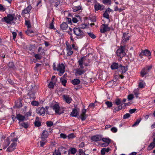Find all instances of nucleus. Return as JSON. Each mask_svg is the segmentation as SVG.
<instances>
[{
  "instance_id": "58836bf2",
  "label": "nucleus",
  "mask_w": 155,
  "mask_h": 155,
  "mask_svg": "<svg viewBox=\"0 0 155 155\" xmlns=\"http://www.w3.org/2000/svg\"><path fill=\"white\" fill-rule=\"evenodd\" d=\"M75 137V136L74 135V134H69L67 136V137H68V139H72Z\"/></svg>"
},
{
  "instance_id": "6e6552de",
  "label": "nucleus",
  "mask_w": 155,
  "mask_h": 155,
  "mask_svg": "<svg viewBox=\"0 0 155 155\" xmlns=\"http://www.w3.org/2000/svg\"><path fill=\"white\" fill-rule=\"evenodd\" d=\"M57 70L59 71V75L61 76L65 72V69L64 65L63 64H59L57 68Z\"/></svg>"
},
{
  "instance_id": "37998d69",
  "label": "nucleus",
  "mask_w": 155,
  "mask_h": 155,
  "mask_svg": "<svg viewBox=\"0 0 155 155\" xmlns=\"http://www.w3.org/2000/svg\"><path fill=\"white\" fill-rule=\"evenodd\" d=\"M54 84V83L51 82L48 85V87L50 88H53Z\"/></svg>"
},
{
  "instance_id": "49530a36",
  "label": "nucleus",
  "mask_w": 155,
  "mask_h": 155,
  "mask_svg": "<svg viewBox=\"0 0 155 155\" xmlns=\"http://www.w3.org/2000/svg\"><path fill=\"white\" fill-rule=\"evenodd\" d=\"M53 155H61L60 152L58 150H55V151L53 153Z\"/></svg>"
},
{
  "instance_id": "4be33fe9",
  "label": "nucleus",
  "mask_w": 155,
  "mask_h": 155,
  "mask_svg": "<svg viewBox=\"0 0 155 155\" xmlns=\"http://www.w3.org/2000/svg\"><path fill=\"white\" fill-rule=\"evenodd\" d=\"M95 10L96 11L98 10H102L104 8V6L103 5H101L99 3H97L94 5Z\"/></svg>"
},
{
  "instance_id": "f257e3e1",
  "label": "nucleus",
  "mask_w": 155,
  "mask_h": 155,
  "mask_svg": "<svg viewBox=\"0 0 155 155\" xmlns=\"http://www.w3.org/2000/svg\"><path fill=\"white\" fill-rule=\"evenodd\" d=\"M87 60L85 57H82L78 61L79 66L78 68L74 70V74L76 76L81 75L83 74L86 70L84 69L83 64L87 66L88 64L86 63V61Z\"/></svg>"
},
{
  "instance_id": "aec40b11",
  "label": "nucleus",
  "mask_w": 155,
  "mask_h": 155,
  "mask_svg": "<svg viewBox=\"0 0 155 155\" xmlns=\"http://www.w3.org/2000/svg\"><path fill=\"white\" fill-rule=\"evenodd\" d=\"M63 98L66 102L68 103H70L72 101V98L69 95H64Z\"/></svg>"
},
{
  "instance_id": "dca6fc26",
  "label": "nucleus",
  "mask_w": 155,
  "mask_h": 155,
  "mask_svg": "<svg viewBox=\"0 0 155 155\" xmlns=\"http://www.w3.org/2000/svg\"><path fill=\"white\" fill-rule=\"evenodd\" d=\"M10 140H12V139L11 138V137L10 136L5 140L3 145L4 148H5L9 145Z\"/></svg>"
},
{
  "instance_id": "6ab92c4d",
  "label": "nucleus",
  "mask_w": 155,
  "mask_h": 155,
  "mask_svg": "<svg viewBox=\"0 0 155 155\" xmlns=\"http://www.w3.org/2000/svg\"><path fill=\"white\" fill-rule=\"evenodd\" d=\"M86 110L85 109H83L82 110L81 114V120L83 121L85 120L86 118Z\"/></svg>"
},
{
  "instance_id": "f03ea898",
  "label": "nucleus",
  "mask_w": 155,
  "mask_h": 155,
  "mask_svg": "<svg viewBox=\"0 0 155 155\" xmlns=\"http://www.w3.org/2000/svg\"><path fill=\"white\" fill-rule=\"evenodd\" d=\"M16 19V18L15 17L14 15L9 14L8 15L7 17L2 18V21L5 22L8 24H14L15 23V21Z\"/></svg>"
},
{
  "instance_id": "e433bc0d",
  "label": "nucleus",
  "mask_w": 155,
  "mask_h": 155,
  "mask_svg": "<svg viewBox=\"0 0 155 155\" xmlns=\"http://www.w3.org/2000/svg\"><path fill=\"white\" fill-rule=\"evenodd\" d=\"M60 81L61 82L62 84L64 86H65L67 82V81L66 80L64 79H63L62 78H61L60 79Z\"/></svg>"
},
{
  "instance_id": "09e8293b",
  "label": "nucleus",
  "mask_w": 155,
  "mask_h": 155,
  "mask_svg": "<svg viewBox=\"0 0 155 155\" xmlns=\"http://www.w3.org/2000/svg\"><path fill=\"white\" fill-rule=\"evenodd\" d=\"M79 154L80 155H85V153L83 150L80 149L79 150Z\"/></svg>"
},
{
  "instance_id": "473e14b6",
  "label": "nucleus",
  "mask_w": 155,
  "mask_h": 155,
  "mask_svg": "<svg viewBox=\"0 0 155 155\" xmlns=\"http://www.w3.org/2000/svg\"><path fill=\"white\" fill-rule=\"evenodd\" d=\"M20 125L25 128H27L28 127V123L22 122L20 124Z\"/></svg>"
},
{
  "instance_id": "393cba45",
  "label": "nucleus",
  "mask_w": 155,
  "mask_h": 155,
  "mask_svg": "<svg viewBox=\"0 0 155 155\" xmlns=\"http://www.w3.org/2000/svg\"><path fill=\"white\" fill-rule=\"evenodd\" d=\"M61 28L62 30H65L67 29L68 28L67 24L65 22H63L60 25Z\"/></svg>"
},
{
  "instance_id": "5fc2aeb1",
  "label": "nucleus",
  "mask_w": 155,
  "mask_h": 155,
  "mask_svg": "<svg viewBox=\"0 0 155 155\" xmlns=\"http://www.w3.org/2000/svg\"><path fill=\"white\" fill-rule=\"evenodd\" d=\"M111 1V0H103V2L104 4L109 3L110 4Z\"/></svg>"
},
{
  "instance_id": "f8f14e48",
  "label": "nucleus",
  "mask_w": 155,
  "mask_h": 155,
  "mask_svg": "<svg viewBox=\"0 0 155 155\" xmlns=\"http://www.w3.org/2000/svg\"><path fill=\"white\" fill-rule=\"evenodd\" d=\"M110 30V28L108 27L107 25L103 24L101 27L100 31L101 33H103Z\"/></svg>"
},
{
  "instance_id": "1a4fd4ad",
  "label": "nucleus",
  "mask_w": 155,
  "mask_h": 155,
  "mask_svg": "<svg viewBox=\"0 0 155 155\" xmlns=\"http://www.w3.org/2000/svg\"><path fill=\"white\" fill-rule=\"evenodd\" d=\"M53 109L55 113L58 114H60L64 113L63 111H61L60 109L59 106L58 104H54L53 106Z\"/></svg>"
},
{
  "instance_id": "6e6d98bb",
  "label": "nucleus",
  "mask_w": 155,
  "mask_h": 155,
  "mask_svg": "<svg viewBox=\"0 0 155 155\" xmlns=\"http://www.w3.org/2000/svg\"><path fill=\"white\" fill-rule=\"evenodd\" d=\"M35 57L37 59H40L41 58V56L39 54H36L35 55Z\"/></svg>"
},
{
  "instance_id": "864d4df0",
  "label": "nucleus",
  "mask_w": 155,
  "mask_h": 155,
  "mask_svg": "<svg viewBox=\"0 0 155 155\" xmlns=\"http://www.w3.org/2000/svg\"><path fill=\"white\" fill-rule=\"evenodd\" d=\"M46 124L48 127H50L53 125V123L51 121H47L46 122Z\"/></svg>"
},
{
  "instance_id": "de8ad7c7",
  "label": "nucleus",
  "mask_w": 155,
  "mask_h": 155,
  "mask_svg": "<svg viewBox=\"0 0 155 155\" xmlns=\"http://www.w3.org/2000/svg\"><path fill=\"white\" fill-rule=\"evenodd\" d=\"M133 98V95L132 94H130L128 96L127 99L129 101L132 100Z\"/></svg>"
},
{
  "instance_id": "603ef678",
  "label": "nucleus",
  "mask_w": 155,
  "mask_h": 155,
  "mask_svg": "<svg viewBox=\"0 0 155 155\" xmlns=\"http://www.w3.org/2000/svg\"><path fill=\"white\" fill-rule=\"evenodd\" d=\"M125 33H124L123 34V40L122 41V42L124 43V44H125L126 43V38H125Z\"/></svg>"
},
{
  "instance_id": "4468645a",
  "label": "nucleus",
  "mask_w": 155,
  "mask_h": 155,
  "mask_svg": "<svg viewBox=\"0 0 155 155\" xmlns=\"http://www.w3.org/2000/svg\"><path fill=\"white\" fill-rule=\"evenodd\" d=\"M37 113L40 115L43 116L45 112V110L43 107H39L37 110Z\"/></svg>"
},
{
  "instance_id": "f704fd0d",
  "label": "nucleus",
  "mask_w": 155,
  "mask_h": 155,
  "mask_svg": "<svg viewBox=\"0 0 155 155\" xmlns=\"http://www.w3.org/2000/svg\"><path fill=\"white\" fill-rule=\"evenodd\" d=\"M76 152V150L74 148L70 149L69 150V153L70 152L72 154H74Z\"/></svg>"
},
{
  "instance_id": "9d476101",
  "label": "nucleus",
  "mask_w": 155,
  "mask_h": 155,
  "mask_svg": "<svg viewBox=\"0 0 155 155\" xmlns=\"http://www.w3.org/2000/svg\"><path fill=\"white\" fill-rule=\"evenodd\" d=\"M151 53L148 50L146 49L144 50H142L139 56L141 58L143 57V56H149L150 55Z\"/></svg>"
},
{
  "instance_id": "a211bd4d",
  "label": "nucleus",
  "mask_w": 155,
  "mask_h": 155,
  "mask_svg": "<svg viewBox=\"0 0 155 155\" xmlns=\"http://www.w3.org/2000/svg\"><path fill=\"white\" fill-rule=\"evenodd\" d=\"M48 132L46 130H44L41 135V139H45L48 137Z\"/></svg>"
},
{
  "instance_id": "2f4dec72",
  "label": "nucleus",
  "mask_w": 155,
  "mask_h": 155,
  "mask_svg": "<svg viewBox=\"0 0 155 155\" xmlns=\"http://www.w3.org/2000/svg\"><path fill=\"white\" fill-rule=\"evenodd\" d=\"M141 120V119L140 118L137 119L134 124L132 125V127H134L137 126L140 122Z\"/></svg>"
},
{
  "instance_id": "3c124183",
  "label": "nucleus",
  "mask_w": 155,
  "mask_h": 155,
  "mask_svg": "<svg viewBox=\"0 0 155 155\" xmlns=\"http://www.w3.org/2000/svg\"><path fill=\"white\" fill-rule=\"evenodd\" d=\"M35 126L37 127H39L41 125V123L38 121H35Z\"/></svg>"
},
{
  "instance_id": "ddd939ff",
  "label": "nucleus",
  "mask_w": 155,
  "mask_h": 155,
  "mask_svg": "<svg viewBox=\"0 0 155 155\" xmlns=\"http://www.w3.org/2000/svg\"><path fill=\"white\" fill-rule=\"evenodd\" d=\"M153 142H151L149 146L148 147L147 150H152L155 147V133L153 135Z\"/></svg>"
},
{
  "instance_id": "13d9d810",
  "label": "nucleus",
  "mask_w": 155,
  "mask_h": 155,
  "mask_svg": "<svg viewBox=\"0 0 155 155\" xmlns=\"http://www.w3.org/2000/svg\"><path fill=\"white\" fill-rule=\"evenodd\" d=\"M5 10V8L4 7L3 5L0 4V11H4Z\"/></svg>"
},
{
  "instance_id": "c756f323",
  "label": "nucleus",
  "mask_w": 155,
  "mask_h": 155,
  "mask_svg": "<svg viewBox=\"0 0 155 155\" xmlns=\"http://www.w3.org/2000/svg\"><path fill=\"white\" fill-rule=\"evenodd\" d=\"M26 34L29 36H32L33 35V34L34 33V31L33 30L29 29H28L27 31H26Z\"/></svg>"
},
{
  "instance_id": "4c0bfd02",
  "label": "nucleus",
  "mask_w": 155,
  "mask_h": 155,
  "mask_svg": "<svg viewBox=\"0 0 155 155\" xmlns=\"http://www.w3.org/2000/svg\"><path fill=\"white\" fill-rule=\"evenodd\" d=\"M145 85V83L143 81H142L139 83V87L141 88H143L144 87Z\"/></svg>"
},
{
  "instance_id": "423d86ee",
  "label": "nucleus",
  "mask_w": 155,
  "mask_h": 155,
  "mask_svg": "<svg viewBox=\"0 0 155 155\" xmlns=\"http://www.w3.org/2000/svg\"><path fill=\"white\" fill-rule=\"evenodd\" d=\"M73 30L74 34L77 36L82 38L85 35L84 33L80 28H75Z\"/></svg>"
},
{
  "instance_id": "4d7b16f0",
  "label": "nucleus",
  "mask_w": 155,
  "mask_h": 155,
  "mask_svg": "<svg viewBox=\"0 0 155 155\" xmlns=\"http://www.w3.org/2000/svg\"><path fill=\"white\" fill-rule=\"evenodd\" d=\"M72 21L74 23H76L78 21V19L76 17H73L72 18Z\"/></svg>"
},
{
  "instance_id": "f3484780",
  "label": "nucleus",
  "mask_w": 155,
  "mask_h": 155,
  "mask_svg": "<svg viewBox=\"0 0 155 155\" xmlns=\"http://www.w3.org/2000/svg\"><path fill=\"white\" fill-rule=\"evenodd\" d=\"M102 136L101 135H96L92 137V140L94 141H97L102 140Z\"/></svg>"
},
{
  "instance_id": "c85d7f7f",
  "label": "nucleus",
  "mask_w": 155,
  "mask_h": 155,
  "mask_svg": "<svg viewBox=\"0 0 155 155\" xmlns=\"http://www.w3.org/2000/svg\"><path fill=\"white\" fill-rule=\"evenodd\" d=\"M25 25L27 26L28 28L31 27L30 21L28 20L26 18H25Z\"/></svg>"
},
{
  "instance_id": "72a5a7b5",
  "label": "nucleus",
  "mask_w": 155,
  "mask_h": 155,
  "mask_svg": "<svg viewBox=\"0 0 155 155\" xmlns=\"http://www.w3.org/2000/svg\"><path fill=\"white\" fill-rule=\"evenodd\" d=\"M120 68L121 70V72L123 74L125 73L126 72V70L125 69V67L124 66H123L122 65H120Z\"/></svg>"
},
{
  "instance_id": "0e129e2a",
  "label": "nucleus",
  "mask_w": 155,
  "mask_h": 155,
  "mask_svg": "<svg viewBox=\"0 0 155 155\" xmlns=\"http://www.w3.org/2000/svg\"><path fill=\"white\" fill-rule=\"evenodd\" d=\"M72 47L74 49L76 50H77L78 49V47L77 46H75V45L74 44H73L72 45Z\"/></svg>"
},
{
  "instance_id": "5701e85b",
  "label": "nucleus",
  "mask_w": 155,
  "mask_h": 155,
  "mask_svg": "<svg viewBox=\"0 0 155 155\" xmlns=\"http://www.w3.org/2000/svg\"><path fill=\"white\" fill-rule=\"evenodd\" d=\"M16 118L20 122L24 121L25 120V117L20 114H18L16 115Z\"/></svg>"
},
{
  "instance_id": "680f3d73",
  "label": "nucleus",
  "mask_w": 155,
  "mask_h": 155,
  "mask_svg": "<svg viewBox=\"0 0 155 155\" xmlns=\"http://www.w3.org/2000/svg\"><path fill=\"white\" fill-rule=\"evenodd\" d=\"M136 110V109H131L129 110V112L130 114H133L134 113Z\"/></svg>"
},
{
  "instance_id": "e2e57ef3",
  "label": "nucleus",
  "mask_w": 155,
  "mask_h": 155,
  "mask_svg": "<svg viewBox=\"0 0 155 155\" xmlns=\"http://www.w3.org/2000/svg\"><path fill=\"white\" fill-rule=\"evenodd\" d=\"M87 25L86 24H82L81 25V28H82L84 29L86 28Z\"/></svg>"
},
{
  "instance_id": "79ce46f5",
  "label": "nucleus",
  "mask_w": 155,
  "mask_h": 155,
  "mask_svg": "<svg viewBox=\"0 0 155 155\" xmlns=\"http://www.w3.org/2000/svg\"><path fill=\"white\" fill-rule=\"evenodd\" d=\"M31 104L34 106H38L39 104V103L36 101H32L31 102Z\"/></svg>"
},
{
  "instance_id": "774afa93",
  "label": "nucleus",
  "mask_w": 155,
  "mask_h": 155,
  "mask_svg": "<svg viewBox=\"0 0 155 155\" xmlns=\"http://www.w3.org/2000/svg\"><path fill=\"white\" fill-rule=\"evenodd\" d=\"M67 21L68 24H71V18H67Z\"/></svg>"
},
{
  "instance_id": "338daca9",
  "label": "nucleus",
  "mask_w": 155,
  "mask_h": 155,
  "mask_svg": "<svg viewBox=\"0 0 155 155\" xmlns=\"http://www.w3.org/2000/svg\"><path fill=\"white\" fill-rule=\"evenodd\" d=\"M54 28L53 23H51L50 25L49 28L51 29H53Z\"/></svg>"
},
{
  "instance_id": "c03bdc74",
  "label": "nucleus",
  "mask_w": 155,
  "mask_h": 155,
  "mask_svg": "<svg viewBox=\"0 0 155 155\" xmlns=\"http://www.w3.org/2000/svg\"><path fill=\"white\" fill-rule=\"evenodd\" d=\"M103 16L104 18H105L107 19H109V14L108 13L105 12L104 13V14H103Z\"/></svg>"
},
{
  "instance_id": "20e7f679",
  "label": "nucleus",
  "mask_w": 155,
  "mask_h": 155,
  "mask_svg": "<svg viewBox=\"0 0 155 155\" xmlns=\"http://www.w3.org/2000/svg\"><path fill=\"white\" fill-rule=\"evenodd\" d=\"M17 140L18 139L16 138H14L12 140V143L11 145L7 149V150L9 152L14 150L15 149L16 146V142Z\"/></svg>"
},
{
  "instance_id": "cd10ccee",
  "label": "nucleus",
  "mask_w": 155,
  "mask_h": 155,
  "mask_svg": "<svg viewBox=\"0 0 155 155\" xmlns=\"http://www.w3.org/2000/svg\"><path fill=\"white\" fill-rule=\"evenodd\" d=\"M118 67V64L116 63H114L111 66V68L112 69L114 70L117 69Z\"/></svg>"
},
{
  "instance_id": "a878e982",
  "label": "nucleus",
  "mask_w": 155,
  "mask_h": 155,
  "mask_svg": "<svg viewBox=\"0 0 155 155\" xmlns=\"http://www.w3.org/2000/svg\"><path fill=\"white\" fill-rule=\"evenodd\" d=\"M102 140L106 143L107 145H108L111 141V140L108 138H102Z\"/></svg>"
},
{
  "instance_id": "9b49d317",
  "label": "nucleus",
  "mask_w": 155,
  "mask_h": 155,
  "mask_svg": "<svg viewBox=\"0 0 155 155\" xmlns=\"http://www.w3.org/2000/svg\"><path fill=\"white\" fill-rule=\"evenodd\" d=\"M66 50L67 51V55L70 56L73 54V51L72 50V48L71 45L68 43H66Z\"/></svg>"
},
{
  "instance_id": "69168bd1",
  "label": "nucleus",
  "mask_w": 155,
  "mask_h": 155,
  "mask_svg": "<svg viewBox=\"0 0 155 155\" xmlns=\"http://www.w3.org/2000/svg\"><path fill=\"white\" fill-rule=\"evenodd\" d=\"M79 146L80 147H83L84 146V143L83 142H82L79 145Z\"/></svg>"
},
{
  "instance_id": "39448f33",
  "label": "nucleus",
  "mask_w": 155,
  "mask_h": 155,
  "mask_svg": "<svg viewBox=\"0 0 155 155\" xmlns=\"http://www.w3.org/2000/svg\"><path fill=\"white\" fill-rule=\"evenodd\" d=\"M125 48V46H121L117 50L116 54L118 57L121 58L125 56L126 54L124 51Z\"/></svg>"
},
{
  "instance_id": "0eeeda50",
  "label": "nucleus",
  "mask_w": 155,
  "mask_h": 155,
  "mask_svg": "<svg viewBox=\"0 0 155 155\" xmlns=\"http://www.w3.org/2000/svg\"><path fill=\"white\" fill-rule=\"evenodd\" d=\"M152 68V66H147L143 68L141 71L140 74L142 77H143L145 75L148 74L149 71Z\"/></svg>"
},
{
  "instance_id": "8fccbe9b",
  "label": "nucleus",
  "mask_w": 155,
  "mask_h": 155,
  "mask_svg": "<svg viewBox=\"0 0 155 155\" xmlns=\"http://www.w3.org/2000/svg\"><path fill=\"white\" fill-rule=\"evenodd\" d=\"M60 137L64 139H65L67 137V136L65 134L61 133L60 135Z\"/></svg>"
},
{
  "instance_id": "c9c22d12",
  "label": "nucleus",
  "mask_w": 155,
  "mask_h": 155,
  "mask_svg": "<svg viewBox=\"0 0 155 155\" xmlns=\"http://www.w3.org/2000/svg\"><path fill=\"white\" fill-rule=\"evenodd\" d=\"M81 9V7L80 6H74L73 8L74 12H75Z\"/></svg>"
},
{
  "instance_id": "7ed1b4c3",
  "label": "nucleus",
  "mask_w": 155,
  "mask_h": 155,
  "mask_svg": "<svg viewBox=\"0 0 155 155\" xmlns=\"http://www.w3.org/2000/svg\"><path fill=\"white\" fill-rule=\"evenodd\" d=\"M126 101V99H123V101H121L120 100L119 98H117L115 100L114 103L117 105H119L120 104H121V105L118 106L117 107H116L114 109L115 111H118L122 109H124L125 108L126 106V103H124Z\"/></svg>"
},
{
  "instance_id": "a18cd8bd",
  "label": "nucleus",
  "mask_w": 155,
  "mask_h": 155,
  "mask_svg": "<svg viewBox=\"0 0 155 155\" xmlns=\"http://www.w3.org/2000/svg\"><path fill=\"white\" fill-rule=\"evenodd\" d=\"M110 130L113 133H116L117 131V129L116 127H114L111 128Z\"/></svg>"
},
{
  "instance_id": "ea45409f",
  "label": "nucleus",
  "mask_w": 155,
  "mask_h": 155,
  "mask_svg": "<svg viewBox=\"0 0 155 155\" xmlns=\"http://www.w3.org/2000/svg\"><path fill=\"white\" fill-rule=\"evenodd\" d=\"M105 104L109 107H111L112 106V103L108 101H106L105 102Z\"/></svg>"
},
{
  "instance_id": "052dcab7",
  "label": "nucleus",
  "mask_w": 155,
  "mask_h": 155,
  "mask_svg": "<svg viewBox=\"0 0 155 155\" xmlns=\"http://www.w3.org/2000/svg\"><path fill=\"white\" fill-rule=\"evenodd\" d=\"M12 34L13 37V39L15 40V38L17 34H16V32H12Z\"/></svg>"
},
{
  "instance_id": "7c9ffc66",
  "label": "nucleus",
  "mask_w": 155,
  "mask_h": 155,
  "mask_svg": "<svg viewBox=\"0 0 155 155\" xmlns=\"http://www.w3.org/2000/svg\"><path fill=\"white\" fill-rule=\"evenodd\" d=\"M42 140L40 141V146L41 147H43L47 142V140L46 139Z\"/></svg>"
},
{
  "instance_id": "bb28decb",
  "label": "nucleus",
  "mask_w": 155,
  "mask_h": 155,
  "mask_svg": "<svg viewBox=\"0 0 155 155\" xmlns=\"http://www.w3.org/2000/svg\"><path fill=\"white\" fill-rule=\"evenodd\" d=\"M72 83L74 85H76L80 83V80L78 79H75L72 81Z\"/></svg>"
},
{
  "instance_id": "bf43d9fd",
  "label": "nucleus",
  "mask_w": 155,
  "mask_h": 155,
  "mask_svg": "<svg viewBox=\"0 0 155 155\" xmlns=\"http://www.w3.org/2000/svg\"><path fill=\"white\" fill-rule=\"evenodd\" d=\"M16 106L17 107H21L22 106V104L20 102H18L16 104Z\"/></svg>"
},
{
  "instance_id": "a19ab883",
  "label": "nucleus",
  "mask_w": 155,
  "mask_h": 155,
  "mask_svg": "<svg viewBox=\"0 0 155 155\" xmlns=\"http://www.w3.org/2000/svg\"><path fill=\"white\" fill-rule=\"evenodd\" d=\"M88 34L89 36L93 39H94L96 38V36L94 35L92 33L89 32L88 33Z\"/></svg>"
},
{
  "instance_id": "412c9836",
  "label": "nucleus",
  "mask_w": 155,
  "mask_h": 155,
  "mask_svg": "<svg viewBox=\"0 0 155 155\" xmlns=\"http://www.w3.org/2000/svg\"><path fill=\"white\" fill-rule=\"evenodd\" d=\"M110 151H111V149L109 147L103 148L101 150V153L102 155H104L106 153H108Z\"/></svg>"
},
{
  "instance_id": "b1692460",
  "label": "nucleus",
  "mask_w": 155,
  "mask_h": 155,
  "mask_svg": "<svg viewBox=\"0 0 155 155\" xmlns=\"http://www.w3.org/2000/svg\"><path fill=\"white\" fill-rule=\"evenodd\" d=\"M78 114V111L76 109H74L71 112V116L73 117H76Z\"/></svg>"
},
{
  "instance_id": "2eb2a0df",
  "label": "nucleus",
  "mask_w": 155,
  "mask_h": 155,
  "mask_svg": "<svg viewBox=\"0 0 155 155\" xmlns=\"http://www.w3.org/2000/svg\"><path fill=\"white\" fill-rule=\"evenodd\" d=\"M31 5H29L25 8L22 11L21 15L22 16H24L25 14L28 13L31 9Z\"/></svg>"
}]
</instances>
